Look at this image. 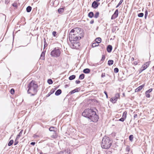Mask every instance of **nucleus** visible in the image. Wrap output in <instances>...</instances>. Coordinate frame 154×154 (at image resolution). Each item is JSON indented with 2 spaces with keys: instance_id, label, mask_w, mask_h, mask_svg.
<instances>
[{
  "instance_id": "nucleus-1",
  "label": "nucleus",
  "mask_w": 154,
  "mask_h": 154,
  "mask_svg": "<svg viewBox=\"0 0 154 154\" xmlns=\"http://www.w3.org/2000/svg\"><path fill=\"white\" fill-rule=\"evenodd\" d=\"M81 28L79 27L74 28L70 32L69 38L70 42L77 41L83 37Z\"/></svg>"
},
{
  "instance_id": "nucleus-2",
  "label": "nucleus",
  "mask_w": 154,
  "mask_h": 154,
  "mask_svg": "<svg viewBox=\"0 0 154 154\" xmlns=\"http://www.w3.org/2000/svg\"><path fill=\"white\" fill-rule=\"evenodd\" d=\"M82 115L90 119L94 122H96L99 119L98 116L97 115L96 112L91 109H85L82 113Z\"/></svg>"
},
{
  "instance_id": "nucleus-3",
  "label": "nucleus",
  "mask_w": 154,
  "mask_h": 154,
  "mask_svg": "<svg viewBox=\"0 0 154 154\" xmlns=\"http://www.w3.org/2000/svg\"><path fill=\"white\" fill-rule=\"evenodd\" d=\"M38 86L36 82L32 81L28 85L27 93L31 94V96H34L36 94Z\"/></svg>"
},
{
  "instance_id": "nucleus-4",
  "label": "nucleus",
  "mask_w": 154,
  "mask_h": 154,
  "mask_svg": "<svg viewBox=\"0 0 154 154\" xmlns=\"http://www.w3.org/2000/svg\"><path fill=\"white\" fill-rule=\"evenodd\" d=\"M112 141L109 137H104L103 139L101 142V147L103 148L107 149L110 147Z\"/></svg>"
},
{
  "instance_id": "nucleus-5",
  "label": "nucleus",
  "mask_w": 154,
  "mask_h": 154,
  "mask_svg": "<svg viewBox=\"0 0 154 154\" xmlns=\"http://www.w3.org/2000/svg\"><path fill=\"white\" fill-rule=\"evenodd\" d=\"M61 53L60 50L58 48H55L51 53V55L54 57H59Z\"/></svg>"
},
{
  "instance_id": "nucleus-6",
  "label": "nucleus",
  "mask_w": 154,
  "mask_h": 154,
  "mask_svg": "<svg viewBox=\"0 0 154 154\" xmlns=\"http://www.w3.org/2000/svg\"><path fill=\"white\" fill-rule=\"evenodd\" d=\"M71 42V46L73 48H77L80 46L79 42L76 41Z\"/></svg>"
},
{
  "instance_id": "nucleus-7",
  "label": "nucleus",
  "mask_w": 154,
  "mask_h": 154,
  "mask_svg": "<svg viewBox=\"0 0 154 154\" xmlns=\"http://www.w3.org/2000/svg\"><path fill=\"white\" fill-rule=\"evenodd\" d=\"M120 97V94L119 93L116 94L115 97H112L110 99V101L112 103H115L117 101L118 98Z\"/></svg>"
},
{
  "instance_id": "nucleus-8",
  "label": "nucleus",
  "mask_w": 154,
  "mask_h": 154,
  "mask_svg": "<svg viewBox=\"0 0 154 154\" xmlns=\"http://www.w3.org/2000/svg\"><path fill=\"white\" fill-rule=\"evenodd\" d=\"M119 14V11L118 9H116L114 13L112 15L111 17V19L113 20L114 19L116 18H117L118 15Z\"/></svg>"
},
{
  "instance_id": "nucleus-9",
  "label": "nucleus",
  "mask_w": 154,
  "mask_h": 154,
  "mask_svg": "<svg viewBox=\"0 0 154 154\" xmlns=\"http://www.w3.org/2000/svg\"><path fill=\"white\" fill-rule=\"evenodd\" d=\"M57 154H70V150L67 149L64 151H61L58 152Z\"/></svg>"
},
{
  "instance_id": "nucleus-10",
  "label": "nucleus",
  "mask_w": 154,
  "mask_h": 154,
  "mask_svg": "<svg viewBox=\"0 0 154 154\" xmlns=\"http://www.w3.org/2000/svg\"><path fill=\"white\" fill-rule=\"evenodd\" d=\"M100 4V3L94 1L92 4V7L94 8H96L98 7Z\"/></svg>"
},
{
  "instance_id": "nucleus-11",
  "label": "nucleus",
  "mask_w": 154,
  "mask_h": 154,
  "mask_svg": "<svg viewBox=\"0 0 154 154\" xmlns=\"http://www.w3.org/2000/svg\"><path fill=\"white\" fill-rule=\"evenodd\" d=\"M145 84H143L142 85L139 86L135 90V92H138L141 91L142 89L144 87Z\"/></svg>"
},
{
  "instance_id": "nucleus-12",
  "label": "nucleus",
  "mask_w": 154,
  "mask_h": 154,
  "mask_svg": "<svg viewBox=\"0 0 154 154\" xmlns=\"http://www.w3.org/2000/svg\"><path fill=\"white\" fill-rule=\"evenodd\" d=\"M112 48V46L110 45H108L107 47L106 50L109 53H110L111 52Z\"/></svg>"
},
{
  "instance_id": "nucleus-13",
  "label": "nucleus",
  "mask_w": 154,
  "mask_h": 154,
  "mask_svg": "<svg viewBox=\"0 0 154 154\" xmlns=\"http://www.w3.org/2000/svg\"><path fill=\"white\" fill-rule=\"evenodd\" d=\"M80 90V88H76L73 90L71 91L70 92V93L71 94H72L76 92H78Z\"/></svg>"
},
{
  "instance_id": "nucleus-14",
  "label": "nucleus",
  "mask_w": 154,
  "mask_h": 154,
  "mask_svg": "<svg viewBox=\"0 0 154 154\" xmlns=\"http://www.w3.org/2000/svg\"><path fill=\"white\" fill-rule=\"evenodd\" d=\"M49 130L51 131H53L55 133L57 129L55 127H51L49 128Z\"/></svg>"
},
{
  "instance_id": "nucleus-15",
  "label": "nucleus",
  "mask_w": 154,
  "mask_h": 154,
  "mask_svg": "<svg viewBox=\"0 0 154 154\" xmlns=\"http://www.w3.org/2000/svg\"><path fill=\"white\" fill-rule=\"evenodd\" d=\"M62 92L61 90L59 89L57 90L55 93V95L56 96H58L60 95Z\"/></svg>"
},
{
  "instance_id": "nucleus-16",
  "label": "nucleus",
  "mask_w": 154,
  "mask_h": 154,
  "mask_svg": "<svg viewBox=\"0 0 154 154\" xmlns=\"http://www.w3.org/2000/svg\"><path fill=\"white\" fill-rule=\"evenodd\" d=\"M64 11V8H60L58 10V11L59 14L63 13Z\"/></svg>"
},
{
  "instance_id": "nucleus-17",
  "label": "nucleus",
  "mask_w": 154,
  "mask_h": 154,
  "mask_svg": "<svg viewBox=\"0 0 154 154\" xmlns=\"http://www.w3.org/2000/svg\"><path fill=\"white\" fill-rule=\"evenodd\" d=\"M90 72V70L88 68H86L84 69L83 72L85 73H88Z\"/></svg>"
},
{
  "instance_id": "nucleus-18",
  "label": "nucleus",
  "mask_w": 154,
  "mask_h": 154,
  "mask_svg": "<svg viewBox=\"0 0 154 154\" xmlns=\"http://www.w3.org/2000/svg\"><path fill=\"white\" fill-rule=\"evenodd\" d=\"M88 16L91 18H92L94 16V14L92 12H90L88 14Z\"/></svg>"
},
{
  "instance_id": "nucleus-19",
  "label": "nucleus",
  "mask_w": 154,
  "mask_h": 154,
  "mask_svg": "<svg viewBox=\"0 0 154 154\" xmlns=\"http://www.w3.org/2000/svg\"><path fill=\"white\" fill-rule=\"evenodd\" d=\"M23 131V130H22L20 132L19 134L17 136V137L16 138V140H17V139H18L21 136L22 134Z\"/></svg>"
},
{
  "instance_id": "nucleus-20",
  "label": "nucleus",
  "mask_w": 154,
  "mask_h": 154,
  "mask_svg": "<svg viewBox=\"0 0 154 154\" xmlns=\"http://www.w3.org/2000/svg\"><path fill=\"white\" fill-rule=\"evenodd\" d=\"M99 45V43L98 42H95L92 44V47L93 48H94L98 46Z\"/></svg>"
},
{
  "instance_id": "nucleus-21",
  "label": "nucleus",
  "mask_w": 154,
  "mask_h": 154,
  "mask_svg": "<svg viewBox=\"0 0 154 154\" xmlns=\"http://www.w3.org/2000/svg\"><path fill=\"white\" fill-rule=\"evenodd\" d=\"M95 41L96 42L99 43L101 42V39L100 38H97L95 39Z\"/></svg>"
},
{
  "instance_id": "nucleus-22",
  "label": "nucleus",
  "mask_w": 154,
  "mask_h": 154,
  "mask_svg": "<svg viewBox=\"0 0 154 154\" xmlns=\"http://www.w3.org/2000/svg\"><path fill=\"white\" fill-rule=\"evenodd\" d=\"M113 61L112 60H109L108 61V64L109 66H111L113 64Z\"/></svg>"
},
{
  "instance_id": "nucleus-23",
  "label": "nucleus",
  "mask_w": 154,
  "mask_h": 154,
  "mask_svg": "<svg viewBox=\"0 0 154 154\" xmlns=\"http://www.w3.org/2000/svg\"><path fill=\"white\" fill-rule=\"evenodd\" d=\"M31 9L32 7L30 6H28L26 8V10L27 12H30Z\"/></svg>"
},
{
  "instance_id": "nucleus-24",
  "label": "nucleus",
  "mask_w": 154,
  "mask_h": 154,
  "mask_svg": "<svg viewBox=\"0 0 154 154\" xmlns=\"http://www.w3.org/2000/svg\"><path fill=\"white\" fill-rule=\"evenodd\" d=\"M75 78V76L74 75H72L70 76L69 77V79L70 80H72L74 79Z\"/></svg>"
},
{
  "instance_id": "nucleus-25",
  "label": "nucleus",
  "mask_w": 154,
  "mask_h": 154,
  "mask_svg": "<svg viewBox=\"0 0 154 154\" xmlns=\"http://www.w3.org/2000/svg\"><path fill=\"white\" fill-rule=\"evenodd\" d=\"M45 56V52L44 51H43L41 55L40 58L42 59H44Z\"/></svg>"
},
{
  "instance_id": "nucleus-26",
  "label": "nucleus",
  "mask_w": 154,
  "mask_h": 154,
  "mask_svg": "<svg viewBox=\"0 0 154 154\" xmlns=\"http://www.w3.org/2000/svg\"><path fill=\"white\" fill-rule=\"evenodd\" d=\"M127 114V112L126 111H125L124 112L123 114L122 117L123 118L126 119V116Z\"/></svg>"
},
{
  "instance_id": "nucleus-27",
  "label": "nucleus",
  "mask_w": 154,
  "mask_h": 154,
  "mask_svg": "<svg viewBox=\"0 0 154 154\" xmlns=\"http://www.w3.org/2000/svg\"><path fill=\"white\" fill-rule=\"evenodd\" d=\"M85 77V75L84 74H82L79 75V79L81 80L83 79H84Z\"/></svg>"
},
{
  "instance_id": "nucleus-28",
  "label": "nucleus",
  "mask_w": 154,
  "mask_h": 154,
  "mask_svg": "<svg viewBox=\"0 0 154 154\" xmlns=\"http://www.w3.org/2000/svg\"><path fill=\"white\" fill-rule=\"evenodd\" d=\"M57 137V135L56 134V132H54V134L52 135L51 136V137L52 138H56Z\"/></svg>"
},
{
  "instance_id": "nucleus-29",
  "label": "nucleus",
  "mask_w": 154,
  "mask_h": 154,
  "mask_svg": "<svg viewBox=\"0 0 154 154\" xmlns=\"http://www.w3.org/2000/svg\"><path fill=\"white\" fill-rule=\"evenodd\" d=\"M99 12H97L95 14L94 17L95 18H98V17L99 16Z\"/></svg>"
},
{
  "instance_id": "nucleus-30",
  "label": "nucleus",
  "mask_w": 154,
  "mask_h": 154,
  "mask_svg": "<svg viewBox=\"0 0 154 154\" xmlns=\"http://www.w3.org/2000/svg\"><path fill=\"white\" fill-rule=\"evenodd\" d=\"M13 140H10V141L9 142L8 144V145L9 146H11L13 143Z\"/></svg>"
},
{
  "instance_id": "nucleus-31",
  "label": "nucleus",
  "mask_w": 154,
  "mask_h": 154,
  "mask_svg": "<svg viewBox=\"0 0 154 154\" xmlns=\"http://www.w3.org/2000/svg\"><path fill=\"white\" fill-rule=\"evenodd\" d=\"M147 68V66L146 65H145V64H143L141 67V68H142L143 70H145Z\"/></svg>"
},
{
  "instance_id": "nucleus-32",
  "label": "nucleus",
  "mask_w": 154,
  "mask_h": 154,
  "mask_svg": "<svg viewBox=\"0 0 154 154\" xmlns=\"http://www.w3.org/2000/svg\"><path fill=\"white\" fill-rule=\"evenodd\" d=\"M129 139L131 141H133V136L132 135H131L129 136Z\"/></svg>"
},
{
  "instance_id": "nucleus-33",
  "label": "nucleus",
  "mask_w": 154,
  "mask_h": 154,
  "mask_svg": "<svg viewBox=\"0 0 154 154\" xmlns=\"http://www.w3.org/2000/svg\"><path fill=\"white\" fill-rule=\"evenodd\" d=\"M48 83L49 84H51L53 83V82L52 80L50 79H48Z\"/></svg>"
},
{
  "instance_id": "nucleus-34",
  "label": "nucleus",
  "mask_w": 154,
  "mask_h": 154,
  "mask_svg": "<svg viewBox=\"0 0 154 154\" xmlns=\"http://www.w3.org/2000/svg\"><path fill=\"white\" fill-rule=\"evenodd\" d=\"M123 0H121L119 2V4H118V5L116 6V8H118L120 5H121L122 4V2H123Z\"/></svg>"
},
{
  "instance_id": "nucleus-35",
  "label": "nucleus",
  "mask_w": 154,
  "mask_h": 154,
  "mask_svg": "<svg viewBox=\"0 0 154 154\" xmlns=\"http://www.w3.org/2000/svg\"><path fill=\"white\" fill-rule=\"evenodd\" d=\"M143 15H144V14L143 13H140L138 15V16L139 17H142L143 16Z\"/></svg>"
},
{
  "instance_id": "nucleus-36",
  "label": "nucleus",
  "mask_w": 154,
  "mask_h": 154,
  "mask_svg": "<svg viewBox=\"0 0 154 154\" xmlns=\"http://www.w3.org/2000/svg\"><path fill=\"white\" fill-rule=\"evenodd\" d=\"M152 88L149 89L148 90L146 91V93L147 94L151 92L152 91Z\"/></svg>"
},
{
  "instance_id": "nucleus-37",
  "label": "nucleus",
  "mask_w": 154,
  "mask_h": 154,
  "mask_svg": "<svg viewBox=\"0 0 154 154\" xmlns=\"http://www.w3.org/2000/svg\"><path fill=\"white\" fill-rule=\"evenodd\" d=\"M148 15V11L147 10H146L145 11V18L146 19V17Z\"/></svg>"
},
{
  "instance_id": "nucleus-38",
  "label": "nucleus",
  "mask_w": 154,
  "mask_h": 154,
  "mask_svg": "<svg viewBox=\"0 0 154 154\" xmlns=\"http://www.w3.org/2000/svg\"><path fill=\"white\" fill-rule=\"evenodd\" d=\"M119 69H118V68H116L114 69V72L116 73H118L119 72Z\"/></svg>"
},
{
  "instance_id": "nucleus-39",
  "label": "nucleus",
  "mask_w": 154,
  "mask_h": 154,
  "mask_svg": "<svg viewBox=\"0 0 154 154\" xmlns=\"http://www.w3.org/2000/svg\"><path fill=\"white\" fill-rule=\"evenodd\" d=\"M11 93L13 94L14 93V90L13 88H12L10 90Z\"/></svg>"
},
{
  "instance_id": "nucleus-40",
  "label": "nucleus",
  "mask_w": 154,
  "mask_h": 154,
  "mask_svg": "<svg viewBox=\"0 0 154 154\" xmlns=\"http://www.w3.org/2000/svg\"><path fill=\"white\" fill-rule=\"evenodd\" d=\"M130 149L129 147L128 146H127L126 148V152H129L130 151Z\"/></svg>"
},
{
  "instance_id": "nucleus-41",
  "label": "nucleus",
  "mask_w": 154,
  "mask_h": 154,
  "mask_svg": "<svg viewBox=\"0 0 154 154\" xmlns=\"http://www.w3.org/2000/svg\"><path fill=\"white\" fill-rule=\"evenodd\" d=\"M56 35H57V32L56 31H53L52 32V35L54 36H56Z\"/></svg>"
},
{
  "instance_id": "nucleus-42",
  "label": "nucleus",
  "mask_w": 154,
  "mask_h": 154,
  "mask_svg": "<svg viewBox=\"0 0 154 154\" xmlns=\"http://www.w3.org/2000/svg\"><path fill=\"white\" fill-rule=\"evenodd\" d=\"M125 118H123V117H122V118H121V119H120L119 120V121H122V122H123L125 120Z\"/></svg>"
},
{
  "instance_id": "nucleus-43",
  "label": "nucleus",
  "mask_w": 154,
  "mask_h": 154,
  "mask_svg": "<svg viewBox=\"0 0 154 154\" xmlns=\"http://www.w3.org/2000/svg\"><path fill=\"white\" fill-rule=\"evenodd\" d=\"M145 94H146V97H148V98H149L150 97V95L148 93L146 94V92H145Z\"/></svg>"
},
{
  "instance_id": "nucleus-44",
  "label": "nucleus",
  "mask_w": 154,
  "mask_h": 154,
  "mask_svg": "<svg viewBox=\"0 0 154 154\" xmlns=\"http://www.w3.org/2000/svg\"><path fill=\"white\" fill-rule=\"evenodd\" d=\"M105 76V73H102L101 75V77L103 78Z\"/></svg>"
},
{
  "instance_id": "nucleus-45",
  "label": "nucleus",
  "mask_w": 154,
  "mask_h": 154,
  "mask_svg": "<svg viewBox=\"0 0 154 154\" xmlns=\"http://www.w3.org/2000/svg\"><path fill=\"white\" fill-rule=\"evenodd\" d=\"M105 59V56L104 55H103L101 60H103Z\"/></svg>"
},
{
  "instance_id": "nucleus-46",
  "label": "nucleus",
  "mask_w": 154,
  "mask_h": 154,
  "mask_svg": "<svg viewBox=\"0 0 154 154\" xmlns=\"http://www.w3.org/2000/svg\"><path fill=\"white\" fill-rule=\"evenodd\" d=\"M149 63L147 62H146V63H145L144 64H145V65H146V66H147V67L149 66Z\"/></svg>"
},
{
  "instance_id": "nucleus-47",
  "label": "nucleus",
  "mask_w": 154,
  "mask_h": 154,
  "mask_svg": "<svg viewBox=\"0 0 154 154\" xmlns=\"http://www.w3.org/2000/svg\"><path fill=\"white\" fill-rule=\"evenodd\" d=\"M54 92V90H53V89H52L51 90V92L49 93V94H51L52 93H53Z\"/></svg>"
},
{
  "instance_id": "nucleus-48",
  "label": "nucleus",
  "mask_w": 154,
  "mask_h": 154,
  "mask_svg": "<svg viewBox=\"0 0 154 154\" xmlns=\"http://www.w3.org/2000/svg\"><path fill=\"white\" fill-rule=\"evenodd\" d=\"M75 83L77 84H79L80 83V81L79 80H76L75 81Z\"/></svg>"
},
{
  "instance_id": "nucleus-49",
  "label": "nucleus",
  "mask_w": 154,
  "mask_h": 154,
  "mask_svg": "<svg viewBox=\"0 0 154 154\" xmlns=\"http://www.w3.org/2000/svg\"><path fill=\"white\" fill-rule=\"evenodd\" d=\"M10 2V0H5V3L6 4H8Z\"/></svg>"
},
{
  "instance_id": "nucleus-50",
  "label": "nucleus",
  "mask_w": 154,
  "mask_h": 154,
  "mask_svg": "<svg viewBox=\"0 0 154 154\" xmlns=\"http://www.w3.org/2000/svg\"><path fill=\"white\" fill-rule=\"evenodd\" d=\"M104 92L106 95V98H108V95L107 92L106 91H104Z\"/></svg>"
},
{
  "instance_id": "nucleus-51",
  "label": "nucleus",
  "mask_w": 154,
  "mask_h": 154,
  "mask_svg": "<svg viewBox=\"0 0 154 154\" xmlns=\"http://www.w3.org/2000/svg\"><path fill=\"white\" fill-rule=\"evenodd\" d=\"M18 141H16V140H15V141L14 145H17L18 144Z\"/></svg>"
},
{
  "instance_id": "nucleus-52",
  "label": "nucleus",
  "mask_w": 154,
  "mask_h": 154,
  "mask_svg": "<svg viewBox=\"0 0 154 154\" xmlns=\"http://www.w3.org/2000/svg\"><path fill=\"white\" fill-rule=\"evenodd\" d=\"M13 6L14 7H17V5L16 3H13L12 4Z\"/></svg>"
},
{
  "instance_id": "nucleus-53",
  "label": "nucleus",
  "mask_w": 154,
  "mask_h": 154,
  "mask_svg": "<svg viewBox=\"0 0 154 154\" xmlns=\"http://www.w3.org/2000/svg\"><path fill=\"white\" fill-rule=\"evenodd\" d=\"M31 144L32 145H34L35 144V142H32L31 143Z\"/></svg>"
},
{
  "instance_id": "nucleus-54",
  "label": "nucleus",
  "mask_w": 154,
  "mask_h": 154,
  "mask_svg": "<svg viewBox=\"0 0 154 154\" xmlns=\"http://www.w3.org/2000/svg\"><path fill=\"white\" fill-rule=\"evenodd\" d=\"M94 22V21L93 20H92L90 21V23L91 24H93Z\"/></svg>"
},
{
  "instance_id": "nucleus-55",
  "label": "nucleus",
  "mask_w": 154,
  "mask_h": 154,
  "mask_svg": "<svg viewBox=\"0 0 154 154\" xmlns=\"http://www.w3.org/2000/svg\"><path fill=\"white\" fill-rule=\"evenodd\" d=\"M143 70L142 69V68H141L139 70V73H140L142 71H143Z\"/></svg>"
},
{
  "instance_id": "nucleus-56",
  "label": "nucleus",
  "mask_w": 154,
  "mask_h": 154,
  "mask_svg": "<svg viewBox=\"0 0 154 154\" xmlns=\"http://www.w3.org/2000/svg\"><path fill=\"white\" fill-rule=\"evenodd\" d=\"M137 117V114H134V118H135Z\"/></svg>"
},
{
  "instance_id": "nucleus-57",
  "label": "nucleus",
  "mask_w": 154,
  "mask_h": 154,
  "mask_svg": "<svg viewBox=\"0 0 154 154\" xmlns=\"http://www.w3.org/2000/svg\"><path fill=\"white\" fill-rule=\"evenodd\" d=\"M40 154H43L42 152V151H41L40 152Z\"/></svg>"
},
{
  "instance_id": "nucleus-58",
  "label": "nucleus",
  "mask_w": 154,
  "mask_h": 154,
  "mask_svg": "<svg viewBox=\"0 0 154 154\" xmlns=\"http://www.w3.org/2000/svg\"><path fill=\"white\" fill-rule=\"evenodd\" d=\"M44 42H46V40L45 38L44 39Z\"/></svg>"
},
{
  "instance_id": "nucleus-59",
  "label": "nucleus",
  "mask_w": 154,
  "mask_h": 154,
  "mask_svg": "<svg viewBox=\"0 0 154 154\" xmlns=\"http://www.w3.org/2000/svg\"><path fill=\"white\" fill-rule=\"evenodd\" d=\"M97 64H94V66H96L97 65Z\"/></svg>"
},
{
  "instance_id": "nucleus-60",
  "label": "nucleus",
  "mask_w": 154,
  "mask_h": 154,
  "mask_svg": "<svg viewBox=\"0 0 154 154\" xmlns=\"http://www.w3.org/2000/svg\"><path fill=\"white\" fill-rule=\"evenodd\" d=\"M96 1V2H99L100 1V0H95Z\"/></svg>"
},
{
  "instance_id": "nucleus-61",
  "label": "nucleus",
  "mask_w": 154,
  "mask_h": 154,
  "mask_svg": "<svg viewBox=\"0 0 154 154\" xmlns=\"http://www.w3.org/2000/svg\"><path fill=\"white\" fill-rule=\"evenodd\" d=\"M131 60H134V58L133 57H132L131 58Z\"/></svg>"
},
{
  "instance_id": "nucleus-62",
  "label": "nucleus",
  "mask_w": 154,
  "mask_h": 154,
  "mask_svg": "<svg viewBox=\"0 0 154 154\" xmlns=\"http://www.w3.org/2000/svg\"><path fill=\"white\" fill-rule=\"evenodd\" d=\"M55 1V0H53V1Z\"/></svg>"
},
{
  "instance_id": "nucleus-63",
  "label": "nucleus",
  "mask_w": 154,
  "mask_h": 154,
  "mask_svg": "<svg viewBox=\"0 0 154 154\" xmlns=\"http://www.w3.org/2000/svg\"><path fill=\"white\" fill-rule=\"evenodd\" d=\"M125 154H129L128 153H125Z\"/></svg>"
},
{
  "instance_id": "nucleus-64",
  "label": "nucleus",
  "mask_w": 154,
  "mask_h": 154,
  "mask_svg": "<svg viewBox=\"0 0 154 154\" xmlns=\"http://www.w3.org/2000/svg\"><path fill=\"white\" fill-rule=\"evenodd\" d=\"M153 69H154V66H153Z\"/></svg>"
}]
</instances>
